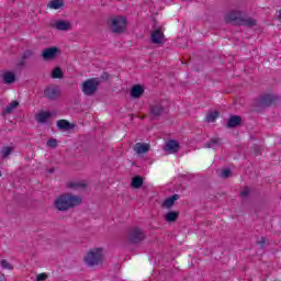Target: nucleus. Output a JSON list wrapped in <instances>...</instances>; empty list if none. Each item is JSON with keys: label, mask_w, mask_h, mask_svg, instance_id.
<instances>
[{"label": "nucleus", "mask_w": 281, "mask_h": 281, "mask_svg": "<svg viewBox=\"0 0 281 281\" xmlns=\"http://www.w3.org/2000/svg\"><path fill=\"white\" fill-rule=\"evenodd\" d=\"M44 95L49 98V100H54V98H58V88L50 86L45 89Z\"/></svg>", "instance_id": "f8f14e48"}, {"label": "nucleus", "mask_w": 281, "mask_h": 281, "mask_svg": "<svg viewBox=\"0 0 281 281\" xmlns=\"http://www.w3.org/2000/svg\"><path fill=\"white\" fill-rule=\"evenodd\" d=\"M53 27H55V30H59L60 32H67L71 30V23L69 21L58 20L53 23Z\"/></svg>", "instance_id": "1a4fd4ad"}, {"label": "nucleus", "mask_w": 281, "mask_h": 281, "mask_svg": "<svg viewBox=\"0 0 281 281\" xmlns=\"http://www.w3.org/2000/svg\"><path fill=\"white\" fill-rule=\"evenodd\" d=\"M52 78H63V70L57 67L52 71Z\"/></svg>", "instance_id": "bb28decb"}, {"label": "nucleus", "mask_w": 281, "mask_h": 281, "mask_svg": "<svg viewBox=\"0 0 281 281\" xmlns=\"http://www.w3.org/2000/svg\"><path fill=\"white\" fill-rule=\"evenodd\" d=\"M229 175H232V171L229 169H223L221 177L223 179H227L229 177Z\"/></svg>", "instance_id": "c756f323"}, {"label": "nucleus", "mask_w": 281, "mask_h": 281, "mask_svg": "<svg viewBox=\"0 0 281 281\" xmlns=\"http://www.w3.org/2000/svg\"><path fill=\"white\" fill-rule=\"evenodd\" d=\"M19 106V102L18 101H12L5 109H4V113H12L14 111V109H16Z\"/></svg>", "instance_id": "b1692460"}, {"label": "nucleus", "mask_w": 281, "mask_h": 281, "mask_svg": "<svg viewBox=\"0 0 281 281\" xmlns=\"http://www.w3.org/2000/svg\"><path fill=\"white\" fill-rule=\"evenodd\" d=\"M47 280V273H40L36 277V281H45Z\"/></svg>", "instance_id": "2f4dec72"}, {"label": "nucleus", "mask_w": 281, "mask_h": 281, "mask_svg": "<svg viewBox=\"0 0 281 281\" xmlns=\"http://www.w3.org/2000/svg\"><path fill=\"white\" fill-rule=\"evenodd\" d=\"M126 238L128 243L137 244V243H142L145 236H144V232L140 228H133L127 233Z\"/></svg>", "instance_id": "0eeeda50"}, {"label": "nucleus", "mask_w": 281, "mask_h": 281, "mask_svg": "<svg viewBox=\"0 0 281 281\" xmlns=\"http://www.w3.org/2000/svg\"><path fill=\"white\" fill-rule=\"evenodd\" d=\"M98 87H100V80L98 78H92L82 83L81 91L85 95H93V93L98 91Z\"/></svg>", "instance_id": "39448f33"}, {"label": "nucleus", "mask_w": 281, "mask_h": 281, "mask_svg": "<svg viewBox=\"0 0 281 281\" xmlns=\"http://www.w3.org/2000/svg\"><path fill=\"white\" fill-rule=\"evenodd\" d=\"M144 93V87L136 85L131 90L132 98H139Z\"/></svg>", "instance_id": "dca6fc26"}, {"label": "nucleus", "mask_w": 281, "mask_h": 281, "mask_svg": "<svg viewBox=\"0 0 281 281\" xmlns=\"http://www.w3.org/2000/svg\"><path fill=\"white\" fill-rule=\"evenodd\" d=\"M142 186H144V180L142 179V177H134L132 180V188H142Z\"/></svg>", "instance_id": "412c9836"}, {"label": "nucleus", "mask_w": 281, "mask_h": 281, "mask_svg": "<svg viewBox=\"0 0 281 281\" xmlns=\"http://www.w3.org/2000/svg\"><path fill=\"white\" fill-rule=\"evenodd\" d=\"M0 177H1V172H0Z\"/></svg>", "instance_id": "72a5a7b5"}, {"label": "nucleus", "mask_w": 281, "mask_h": 281, "mask_svg": "<svg viewBox=\"0 0 281 281\" xmlns=\"http://www.w3.org/2000/svg\"><path fill=\"white\" fill-rule=\"evenodd\" d=\"M2 269H12V265H10L7 260L1 261Z\"/></svg>", "instance_id": "7c9ffc66"}, {"label": "nucleus", "mask_w": 281, "mask_h": 281, "mask_svg": "<svg viewBox=\"0 0 281 281\" xmlns=\"http://www.w3.org/2000/svg\"><path fill=\"white\" fill-rule=\"evenodd\" d=\"M271 102H273V95H271V94H267L266 97H263L261 99V104L263 106H269L271 104Z\"/></svg>", "instance_id": "5701e85b"}, {"label": "nucleus", "mask_w": 281, "mask_h": 281, "mask_svg": "<svg viewBox=\"0 0 281 281\" xmlns=\"http://www.w3.org/2000/svg\"><path fill=\"white\" fill-rule=\"evenodd\" d=\"M240 122H243V119H240V116H232L228 120V126L231 128H234V126H238L240 124Z\"/></svg>", "instance_id": "aec40b11"}, {"label": "nucleus", "mask_w": 281, "mask_h": 281, "mask_svg": "<svg viewBox=\"0 0 281 281\" xmlns=\"http://www.w3.org/2000/svg\"><path fill=\"white\" fill-rule=\"evenodd\" d=\"M218 146H221V139L218 138H213L211 139V142L209 143V148H218Z\"/></svg>", "instance_id": "a878e982"}, {"label": "nucleus", "mask_w": 281, "mask_h": 281, "mask_svg": "<svg viewBox=\"0 0 281 281\" xmlns=\"http://www.w3.org/2000/svg\"><path fill=\"white\" fill-rule=\"evenodd\" d=\"M2 80L5 85H12L16 80V75L13 71H4L2 74Z\"/></svg>", "instance_id": "9d476101"}, {"label": "nucleus", "mask_w": 281, "mask_h": 281, "mask_svg": "<svg viewBox=\"0 0 281 281\" xmlns=\"http://www.w3.org/2000/svg\"><path fill=\"white\" fill-rule=\"evenodd\" d=\"M226 23L233 25H254L256 22L249 18H245L240 11H231L225 15Z\"/></svg>", "instance_id": "7ed1b4c3"}, {"label": "nucleus", "mask_w": 281, "mask_h": 281, "mask_svg": "<svg viewBox=\"0 0 281 281\" xmlns=\"http://www.w3.org/2000/svg\"><path fill=\"white\" fill-rule=\"evenodd\" d=\"M150 38L155 45H164V43H166V36L164 35V27L161 26L154 27L150 34Z\"/></svg>", "instance_id": "423d86ee"}, {"label": "nucleus", "mask_w": 281, "mask_h": 281, "mask_svg": "<svg viewBox=\"0 0 281 281\" xmlns=\"http://www.w3.org/2000/svg\"><path fill=\"white\" fill-rule=\"evenodd\" d=\"M126 18L124 16H113L110 19V29L114 34H122L126 31Z\"/></svg>", "instance_id": "20e7f679"}, {"label": "nucleus", "mask_w": 281, "mask_h": 281, "mask_svg": "<svg viewBox=\"0 0 281 281\" xmlns=\"http://www.w3.org/2000/svg\"><path fill=\"white\" fill-rule=\"evenodd\" d=\"M150 113H151L153 117H159V115H161V113H164V108L159 104L151 105Z\"/></svg>", "instance_id": "f3484780"}, {"label": "nucleus", "mask_w": 281, "mask_h": 281, "mask_svg": "<svg viewBox=\"0 0 281 281\" xmlns=\"http://www.w3.org/2000/svg\"><path fill=\"white\" fill-rule=\"evenodd\" d=\"M249 195V188H245L240 192V196H248Z\"/></svg>", "instance_id": "473e14b6"}, {"label": "nucleus", "mask_w": 281, "mask_h": 281, "mask_svg": "<svg viewBox=\"0 0 281 281\" xmlns=\"http://www.w3.org/2000/svg\"><path fill=\"white\" fill-rule=\"evenodd\" d=\"M216 117H218V112L211 111L206 114V122H215Z\"/></svg>", "instance_id": "393cba45"}, {"label": "nucleus", "mask_w": 281, "mask_h": 281, "mask_svg": "<svg viewBox=\"0 0 281 281\" xmlns=\"http://www.w3.org/2000/svg\"><path fill=\"white\" fill-rule=\"evenodd\" d=\"M177 218H179V213L177 212H169L165 215V221H167V223H175Z\"/></svg>", "instance_id": "6ab92c4d"}, {"label": "nucleus", "mask_w": 281, "mask_h": 281, "mask_svg": "<svg viewBox=\"0 0 281 281\" xmlns=\"http://www.w3.org/2000/svg\"><path fill=\"white\" fill-rule=\"evenodd\" d=\"M47 146L48 148H56V146H58V140L52 138L47 142Z\"/></svg>", "instance_id": "c85d7f7f"}, {"label": "nucleus", "mask_w": 281, "mask_h": 281, "mask_svg": "<svg viewBox=\"0 0 281 281\" xmlns=\"http://www.w3.org/2000/svg\"><path fill=\"white\" fill-rule=\"evenodd\" d=\"M80 203H82V199L80 196L67 193L56 198L54 205L56 210L65 212L67 210H70V207H76V205H80Z\"/></svg>", "instance_id": "f257e3e1"}, {"label": "nucleus", "mask_w": 281, "mask_h": 281, "mask_svg": "<svg viewBox=\"0 0 281 281\" xmlns=\"http://www.w3.org/2000/svg\"><path fill=\"white\" fill-rule=\"evenodd\" d=\"M165 150L172 155L173 153H177L179 150V143L177 140H168Z\"/></svg>", "instance_id": "9b49d317"}, {"label": "nucleus", "mask_w": 281, "mask_h": 281, "mask_svg": "<svg viewBox=\"0 0 281 281\" xmlns=\"http://www.w3.org/2000/svg\"><path fill=\"white\" fill-rule=\"evenodd\" d=\"M49 117H52V114H49L48 112H41L36 114L35 120L36 122H40V124H45V122H47Z\"/></svg>", "instance_id": "2eb2a0df"}, {"label": "nucleus", "mask_w": 281, "mask_h": 281, "mask_svg": "<svg viewBox=\"0 0 281 281\" xmlns=\"http://www.w3.org/2000/svg\"><path fill=\"white\" fill-rule=\"evenodd\" d=\"M57 126L61 130V131H69V128H71V124L65 120H60L57 122Z\"/></svg>", "instance_id": "4be33fe9"}, {"label": "nucleus", "mask_w": 281, "mask_h": 281, "mask_svg": "<svg viewBox=\"0 0 281 281\" xmlns=\"http://www.w3.org/2000/svg\"><path fill=\"white\" fill-rule=\"evenodd\" d=\"M104 248L95 247L89 249L83 256V262L87 267H100L104 262Z\"/></svg>", "instance_id": "f03ea898"}, {"label": "nucleus", "mask_w": 281, "mask_h": 281, "mask_svg": "<svg viewBox=\"0 0 281 281\" xmlns=\"http://www.w3.org/2000/svg\"><path fill=\"white\" fill-rule=\"evenodd\" d=\"M1 153L2 157H8L9 155L12 154V147H3Z\"/></svg>", "instance_id": "cd10ccee"}, {"label": "nucleus", "mask_w": 281, "mask_h": 281, "mask_svg": "<svg viewBox=\"0 0 281 281\" xmlns=\"http://www.w3.org/2000/svg\"><path fill=\"white\" fill-rule=\"evenodd\" d=\"M65 5V2L63 0H50L47 4V8L50 10H60Z\"/></svg>", "instance_id": "4468645a"}, {"label": "nucleus", "mask_w": 281, "mask_h": 281, "mask_svg": "<svg viewBox=\"0 0 281 281\" xmlns=\"http://www.w3.org/2000/svg\"><path fill=\"white\" fill-rule=\"evenodd\" d=\"M179 200V195H172L170 198H168L167 200L164 201L162 205L167 209L172 207L175 205V201Z\"/></svg>", "instance_id": "a211bd4d"}, {"label": "nucleus", "mask_w": 281, "mask_h": 281, "mask_svg": "<svg viewBox=\"0 0 281 281\" xmlns=\"http://www.w3.org/2000/svg\"><path fill=\"white\" fill-rule=\"evenodd\" d=\"M134 150H135V153H137L138 155H144V153H148V150H150V145L144 144V143H137V144L134 146Z\"/></svg>", "instance_id": "ddd939ff"}, {"label": "nucleus", "mask_w": 281, "mask_h": 281, "mask_svg": "<svg viewBox=\"0 0 281 281\" xmlns=\"http://www.w3.org/2000/svg\"><path fill=\"white\" fill-rule=\"evenodd\" d=\"M44 60H54V58H58L60 56V48L53 46L49 48H45L42 53Z\"/></svg>", "instance_id": "6e6552de"}]
</instances>
